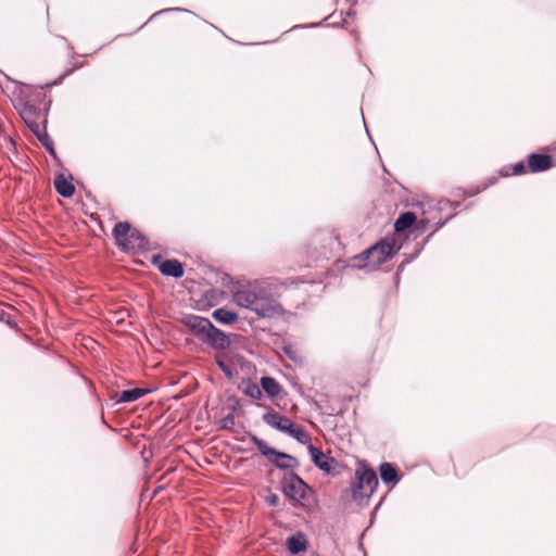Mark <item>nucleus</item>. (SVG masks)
Wrapping results in <instances>:
<instances>
[{
  "mask_svg": "<svg viewBox=\"0 0 556 556\" xmlns=\"http://www.w3.org/2000/svg\"><path fill=\"white\" fill-rule=\"evenodd\" d=\"M268 503H269V505H273V506L277 505L278 497L276 495H271L270 497H268Z\"/></svg>",
  "mask_w": 556,
  "mask_h": 556,
  "instance_id": "nucleus-28",
  "label": "nucleus"
},
{
  "mask_svg": "<svg viewBox=\"0 0 556 556\" xmlns=\"http://www.w3.org/2000/svg\"><path fill=\"white\" fill-rule=\"evenodd\" d=\"M262 390H264L269 396H277L281 389L279 383L271 377H263L261 379Z\"/></svg>",
  "mask_w": 556,
  "mask_h": 556,
  "instance_id": "nucleus-16",
  "label": "nucleus"
},
{
  "mask_svg": "<svg viewBox=\"0 0 556 556\" xmlns=\"http://www.w3.org/2000/svg\"><path fill=\"white\" fill-rule=\"evenodd\" d=\"M416 220H417V217H416L415 213H413V212L402 213L395 220L394 228L396 231H404V230L408 229L409 227H412Z\"/></svg>",
  "mask_w": 556,
  "mask_h": 556,
  "instance_id": "nucleus-14",
  "label": "nucleus"
},
{
  "mask_svg": "<svg viewBox=\"0 0 556 556\" xmlns=\"http://www.w3.org/2000/svg\"><path fill=\"white\" fill-rule=\"evenodd\" d=\"M182 323L194 337L214 349L225 350L231 343L229 337L214 327L210 319L205 317L187 315Z\"/></svg>",
  "mask_w": 556,
  "mask_h": 556,
  "instance_id": "nucleus-2",
  "label": "nucleus"
},
{
  "mask_svg": "<svg viewBox=\"0 0 556 556\" xmlns=\"http://www.w3.org/2000/svg\"><path fill=\"white\" fill-rule=\"evenodd\" d=\"M527 173V167L523 162H518L515 165L511 166V174L513 175H522ZM510 173L508 170H502L501 176L507 177Z\"/></svg>",
  "mask_w": 556,
  "mask_h": 556,
  "instance_id": "nucleus-21",
  "label": "nucleus"
},
{
  "mask_svg": "<svg viewBox=\"0 0 556 556\" xmlns=\"http://www.w3.org/2000/svg\"><path fill=\"white\" fill-rule=\"evenodd\" d=\"M160 271L165 276L180 278L184 276L182 264L177 260H166L160 265Z\"/></svg>",
  "mask_w": 556,
  "mask_h": 556,
  "instance_id": "nucleus-11",
  "label": "nucleus"
},
{
  "mask_svg": "<svg viewBox=\"0 0 556 556\" xmlns=\"http://www.w3.org/2000/svg\"><path fill=\"white\" fill-rule=\"evenodd\" d=\"M251 441L257 447L260 453L268 458V460L278 468L290 469L298 466V460L295 457L270 447L264 440L260 439L258 437L252 435Z\"/></svg>",
  "mask_w": 556,
  "mask_h": 556,
  "instance_id": "nucleus-5",
  "label": "nucleus"
},
{
  "mask_svg": "<svg viewBox=\"0 0 556 556\" xmlns=\"http://www.w3.org/2000/svg\"><path fill=\"white\" fill-rule=\"evenodd\" d=\"M552 167V157L547 154H530L528 157V168L532 173L547 170Z\"/></svg>",
  "mask_w": 556,
  "mask_h": 556,
  "instance_id": "nucleus-9",
  "label": "nucleus"
},
{
  "mask_svg": "<svg viewBox=\"0 0 556 556\" xmlns=\"http://www.w3.org/2000/svg\"><path fill=\"white\" fill-rule=\"evenodd\" d=\"M442 225H443V223H439L437 229L442 227Z\"/></svg>",
  "mask_w": 556,
  "mask_h": 556,
  "instance_id": "nucleus-29",
  "label": "nucleus"
},
{
  "mask_svg": "<svg viewBox=\"0 0 556 556\" xmlns=\"http://www.w3.org/2000/svg\"><path fill=\"white\" fill-rule=\"evenodd\" d=\"M285 494L294 501L304 500L307 495L308 485L295 473H291L285 481Z\"/></svg>",
  "mask_w": 556,
  "mask_h": 556,
  "instance_id": "nucleus-6",
  "label": "nucleus"
},
{
  "mask_svg": "<svg viewBox=\"0 0 556 556\" xmlns=\"http://www.w3.org/2000/svg\"><path fill=\"white\" fill-rule=\"evenodd\" d=\"M427 224H428V219H426V218H420V219L418 220V228H420V229H425V228H426V226H427Z\"/></svg>",
  "mask_w": 556,
  "mask_h": 556,
  "instance_id": "nucleus-27",
  "label": "nucleus"
},
{
  "mask_svg": "<svg viewBox=\"0 0 556 556\" xmlns=\"http://www.w3.org/2000/svg\"><path fill=\"white\" fill-rule=\"evenodd\" d=\"M39 139L43 142V144L46 146V148H47V150L49 151V153H50L51 155L55 156V150H54V148L52 147V144H51V143H48V142H45L41 138H39Z\"/></svg>",
  "mask_w": 556,
  "mask_h": 556,
  "instance_id": "nucleus-26",
  "label": "nucleus"
},
{
  "mask_svg": "<svg viewBox=\"0 0 556 556\" xmlns=\"http://www.w3.org/2000/svg\"><path fill=\"white\" fill-rule=\"evenodd\" d=\"M217 365L218 367L222 369V371L228 377V378H232L233 376V370H232V367L228 364H226L224 361L222 359H217Z\"/></svg>",
  "mask_w": 556,
  "mask_h": 556,
  "instance_id": "nucleus-22",
  "label": "nucleus"
},
{
  "mask_svg": "<svg viewBox=\"0 0 556 556\" xmlns=\"http://www.w3.org/2000/svg\"><path fill=\"white\" fill-rule=\"evenodd\" d=\"M393 241H380L353 258L352 266L358 269L374 270L395 253Z\"/></svg>",
  "mask_w": 556,
  "mask_h": 556,
  "instance_id": "nucleus-3",
  "label": "nucleus"
},
{
  "mask_svg": "<svg viewBox=\"0 0 556 556\" xmlns=\"http://www.w3.org/2000/svg\"><path fill=\"white\" fill-rule=\"evenodd\" d=\"M378 485L376 472L367 465L361 463L355 469V479L352 483V496L354 500L370 497Z\"/></svg>",
  "mask_w": 556,
  "mask_h": 556,
  "instance_id": "nucleus-4",
  "label": "nucleus"
},
{
  "mask_svg": "<svg viewBox=\"0 0 556 556\" xmlns=\"http://www.w3.org/2000/svg\"><path fill=\"white\" fill-rule=\"evenodd\" d=\"M262 419L268 427L274 428L286 434L293 425V421L290 418L280 415L274 409H269L267 413H265Z\"/></svg>",
  "mask_w": 556,
  "mask_h": 556,
  "instance_id": "nucleus-7",
  "label": "nucleus"
},
{
  "mask_svg": "<svg viewBox=\"0 0 556 556\" xmlns=\"http://www.w3.org/2000/svg\"><path fill=\"white\" fill-rule=\"evenodd\" d=\"M174 11H186V10L181 9V8H168V9L160 10L156 13H154L153 15H151L150 20H153L157 15H161V14H164L167 12H174Z\"/></svg>",
  "mask_w": 556,
  "mask_h": 556,
  "instance_id": "nucleus-24",
  "label": "nucleus"
},
{
  "mask_svg": "<svg viewBox=\"0 0 556 556\" xmlns=\"http://www.w3.org/2000/svg\"><path fill=\"white\" fill-rule=\"evenodd\" d=\"M235 425V416L232 414H228L226 417L222 419V428L228 429Z\"/></svg>",
  "mask_w": 556,
  "mask_h": 556,
  "instance_id": "nucleus-23",
  "label": "nucleus"
},
{
  "mask_svg": "<svg viewBox=\"0 0 556 556\" xmlns=\"http://www.w3.org/2000/svg\"><path fill=\"white\" fill-rule=\"evenodd\" d=\"M308 453L312 457V462L314 465L325 472H331L333 466L336 464L334 458L327 456L319 448L314 446L313 444H308L307 446Z\"/></svg>",
  "mask_w": 556,
  "mask_h": 556,
  "instance_id": "nucleus-8",
  "label": "nucleus"
},
{
  "mask_svg": "<svg viewBox=\"0 0 556 556\" xmlns=\"http://www.w3.org/2000/svg\"><path fill=\"white\" fill-rule=\"evenodd\" d=\"M233 303L255 314L257 318H273L283 314L277 286L268 279L239 283L231 290Z\"/></svg>",
  "mask_w": 556,
  "mask_h": 556,
  "instance_id": "nucleus-1",
  "label": "nucleus"
},
{
  "mask_svg": "<svg viewBox=\"0 0 556 556\" xmlns=\"http://www.w3.org/2000/svg\"><path fill=\"white\" fill-rule=\"evenodd\" d=\"M287 434L295 439L301 444H307L309 442V435L307 432L302 427L295 426L294 424Z\"/></svg>",
  "mask_w": 556,
  "mask_h": 556,
  "instance_id": "nucleus-19",
  "label": "nucleus"
},
{
  "mask_svg": "<svg viewBox=\"0 0 556 556\" xmlns=\"http://www.w3.org/2000/svg\"><path fill=\"white\" fill-rule=\"evenodd\" d=\"M496 181H497V178H496V177H492V178H490V179H489V182H488V184H485V185L482 187V190L486 189L489 186L494 185ZM480 191H481V189H477V190L472 191V192L470 193V195L477 194V193H479Z\"/></svg>",
  "mask_w": 556,
  "mask_h": 556,
  "instance_id": "nucleus-25",
  "label": "nucleus"
},
{
  "mask_svg": "<svg viewBox=\"0 0 556 556\" xmlns=\"http://www.w3.org/2000/svg\"><path fill=\"white\" fill-rule=\"evenodd\" d=\"M113 235L116 240V243L127 249L128 244L130 243L129 239L134 236V232L131 231L130 225L127 223H118L115 225L113 229Z\"/></svg>",
  "mask_w": 556,
  "mask_h": 556,
  "instance_id": "nucleus-10",
  "label": "nucleus"
},
{
  "mask_svg": "<svg viewBox=\"0 0 556 556\" xmlns=\"http://www.w3.org/2000/svg\"><path fill=\"white\" fill-rule=\"evenodd\" d=\"M244 393L254 400H258L263 396L262 389L255 383L248 384Z\"/></svg>",
  "mask_w": 556,
  "mask_h": 556,
  "instance_id": "nucleus-20",
  "label": "nucleus"
},
{
  "mask_svg": "<svg viewBox=\"0 0 556 556\" xmlns=\"http://www.w3.org/2000/svg\"><path fill=\"white\" fill-rule=\"evenodd\" d=\"M148 391L140 388H135L131 390H125L121 393L118 402L127 403L134 402L143 396Z\"/></svg>",
  "mask_w": 556,
  "mask_h": 556,
  "instance_id": "nucleus-18",
  "label": "nucleus"
},
{
  "mask_svg": "<svg viewBox=\"0 0 556 556\" xmlns=\"http://www.w3.org/2000/svg\"><path fill=\"white\" fill-rule=\"evenodd\" d=\"M379 472L381 480L384 483H393L396 484L400 481V477L395 467L390 463H382L379 467Z\"/></svg>",
  "mask_w": 556,
  "mask_h": 556,
  "instance_id": "nucleus-13",
  "label": "nucleus"
},
{
  "mask_svg": "<svg viewBox=\"0 0 556 556\" xmlns=\"http://www.w3.org/2000/svg\"><path fill=\"white\" fill-rule=\"evenodd\" d=\"M287 547L291 554H299L306 549V544L302 535H292L287 539Z\"/></svg>",
  "mask_w": 556,
  "mask_h": 556,
  "instance_id": "nucleus-17",
  "label": "nucleus"
},
{
  "mask_svg": "<svg viewBox=\"0 0 556 556\" xmlns=\"http://www.w3.org/2000/svg\"><path fill=\"white\" fill-rule=\"evenodd\" d=\"M213 317L218 323H222V324H225V325L233 324L237 320V318H238L236 313H233L231 311H228V309H225V308H217V309H215L213 312Z\"/></svg>",
  "mask_w": 556,
  "mask_h": 556,
  "instance_id": "nucleus-15",
  "label": "nucleus"
},
{
  "mask_svg": "<svg viewBox=\"0 0 556 556\" xmlns=\"http://www.w3.org/2000/svg\"><path fill=\"white\" fill-rule=\"evenodd\" d=\"M54 187L59 194L64 198H70L73 195L75 188L70 180L62 174L56 175L54 178Z\"/></svg>",
  "mask_w": 556,
  "mask_h": 556,
  "instance_id": "nucleus-12",
  "label": "nucleus"
}]
</instances>
